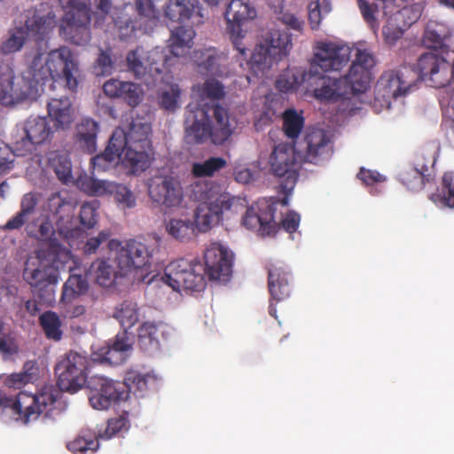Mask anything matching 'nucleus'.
<instances>
[{
    "instance_id": "obj_1",
    "label": "nucleus",
    "mask_w": 454,
    "mask_h": 454,
    "mask_svg": "<svg viewBox=\"0 0 454 454\" xmlns=\"http://www.w3.org/2000/svg\"><path fill=\"white\" fill-rule=\"evenodd\" d=\"M79 62L67 46H60L47 53L36 51L27 59L26 69L20 76L15 74L12 60L0 62V103L10 106L35 99L38 86L49 81L65 83L69 90L76 91L80 78Z\"/></svg>"
},
{
    "instance_id": "obj_2",
    "label": "nucleus",
    "mask_w": 454,
    "mask_h": 454,
    "mask_svg": "<svg viewBox=\"0 0 454 454\" xmlns=\"http://www.w3.org/2000/svg\"><path fill=\"white\" fill-rule=\"evenodd\" d=\"M58 250L51 253H37L35 259H29L25 263L24 280L31 286L33 293L43 304L55 301V289L60 270H73V254L70 250Z\"/></svg>"
},
{
    "instance_id": "obj_3",
    "label": "nucleus",
    "mask_w": 454,
    "mask_h": 454,
    "mask_svg": "<svg viewBox=\"0 0 454 454\" xmlns=\"http://www.w3.org/2000/svg\"><path fill=\"white\" fill-rule=\"evenodd\" d=\"M194 192L201 202L195 209L193 225L200 232H207L224 218L242 213L246 207L245 199L229 192L215 194L212 184L207 183L197 184Z\"/></svg>"
},
{
    "instance_id": "obj_4",
    "label": "nucleus",
    "mask_w": 454,
    "mask_h": 454,
    "mask_svg": "<svg viewBox=\"0 0 454 454\" xmlns=\"http://www.w3.org/2000/svg\"><path fill=\"white\" fill-rule=\"evenodd\" d=\"M59 395V391L53 386H44L35 394L21 391L15 398L8 397L0 391V413L9 415L14 420L28 423L40 415L49 417Z\"/></svg>"
},
{
    "instance_id": "obj_5",
    "label": "nucleus",
    "mask_w": 454,
    "mask_h": 454,
    "mask_svg": "<svg viewBox=\"0 0 454 454\" xmlns=\"http://www.w3.org/2000/svg\"><path fill=\"white\" fill-rule=\"evenodd\" d=\"M192 124L185 127L184 140L188 145H202L208 140L223 144L231 135L229 114L220 105L199 109Z\"/></svg>"
},
{
    "instance_id": "obj_6",
    "label": "nucleus",
    "mask_w": 454,
    "mask_h": 454,
    "mask_svg": "<svg viewBox=\"0 0 454 454\" xmlns=\"http://www.w3.org/2000/svg\"><path fill=\"white\" fill-rule=\"evenodd\" d=\"M125 132L128 150L122 163L132 174L145 171L150 166L152 127L144 117H137L131 120Z\"/></svg>"
},
{
    "instance_id": "obj_7",
    "label": "nucleus",
    "mask_w": 454,
    "mask_h": 454,
    "mask_svg": "<svg viewBox=\"0 0 454 454\" xmlns=\"http://www.w3.org/2000/svg\"><path fill=\"white\" fill-rule=\"evenodd\" d=\"M206 275L204 265L200 261L180 258L166 267L161 279L177 292L182 289L200 292L206 287Z\"/></svg>"
},
{
    "instance_id": "obj_8",
    "label": "nucleus",
    "mask_w": 454,
    "mask_h": 454,
    "mask_svg": "<svg viewBox=\"0 0 454 454\" xmlns=\"http://www.w3.org/2000/svg\"><path fill=\"white\" fill-rule=\"evenodd\" d=\"M92 359L76 351L67 352L56 364L57 385L61 391L74 393L88 384Z\"/></svg>"
},
{
    "instance_id": "obj_9",
    "label": "nucleus",
    "mask_w": 454,
    "mask_h": 454,
    "mask_svg": "<svg viewBox=\"0 0 454 454\" xmlns=\"http://www.w3.org/2000/svg\"><path fill=\"white\" fill-rule=\"evenodd\" d=\"M438 147H425L418 152L413 162L404 166L398 173V180L409 191L419 192L434 176V165Z\"/></svg>"
},
{
    "instance_id": "obj_10",
    "label": "nucleus",
    "mask_w": 454,
    "mask_h": 454,
    "mask_svg": "<svg viewBox=\"0 0 454 454\" xmlns=\"http://www.w3.org/2000/svg\"><path fill=\"white\" fill-rule=\"evenodd\" d=\"M269 164L270 173L280 179V190L286 193L293 192L301 167L294 146L287 143L276 145L270 155Z\"/></svg>"
},
{
    "instance_id": "obj_11",
    "label": "nucleus",
    "mask_w": 454,
    "mask_h": 454,
    "mask_svg": "<svg viewBox=\"0 0 454 454\" xmlns=\"http://www.w3.org/2000/svg\"><path fill=\"white\" fill-rule=\"evenodd\" d=\"M89 401L96 410H107L111 406L128 399L127 386L104 376L94 375L89 378Z\"/></svg>"
},
{
    "instance_id": "obj_12",
    "label": "nucleus",
    "mask_w": 454,
    "mask_h": 454,
    "mask_svg": "<svg viewBox=\"0 0 454 454\" xmlns=\"http://www.w3.org/2000/svg\"><path fill=\"white\" fill-rule=\"evenodd\" d=\"M256 9L247 0H231L224 12L226 30L234 48L240 53H246L242 39L246 35L243 26L256 18Z\"/></svg>"
},
{
    "instance_id": "obj_13",
    "label": "nucleus",
    "mask_w": 454,
    "mask_h": 454,
    "mask_svg": "<svg viewBox=\"0 0 454 454\" xmlns=\"http://www.w3.org/2000/svg\"><path fill=\"white\" fill-rule=\"evenodd\" d=\"M278 201L274 198L262 199L247 207L242 224L248 230L254 231L262 236L272 235L277 232L278 225L274 219ZM247 205V201L245 202Z\"/></svg>"
},
{
    "instance_id": "obj_14",
    "label": "nucleus",
    "mask_w": 454,
    "mask_h": 454,
    "mask_svg": "<svg viewBox=\"0 0 454 454\" xmlns=\"http://www.w3.org/2000/svg\"><path fill=\"white\" fill-rule=\"evenodd\" d=\"M148 195L158 206L178 207L184 197L183 187L177 177L171 175H156L148 180Z\"/></svg>"
},
{
    "instance_id": "obj_15",
    "label": "nucleus",
    "mask_w": 454,
    "mask_h": 454,
    "mask_svg": "<svg viewBox=\"0 0 454 454\" xmlns=\"http://www.w3.org/2000/svg\"><path fill=\"white\" fill-rule=\"evenodd\" d=\"M55 130L46 117L30 116L24 122L25 137L13 142L14 153L19 156L27 154L33 145H42L51 139Z\"/></svg>"
},
{
    "instance_id": "obj_16",
    "label": "nucleus",
    "mask_w": 454,
    "mask_h": 454,
    "mask_svg": "<svg viewBox=\"0 0 454 454\" xmlns=\"http://www.w3.org/2000/svg\"><path fill=\"white\" fill-rule=\"evenodd\" d=\"M136 12L138 18L128 19L125 21L114 20L119 27L121 39H127L135 35L137 30L149 33L160 19V12L155 8L153 0H135Z\"/></svg>"
},
{
    "instance_id": "obj_17",
    "label": "nucleus",
    "mask_w": 454,
    "mask_h": 454,
    "mask_svg": "<svg viewBox=\"0 0 454 454\" xmlns=\"http://www.w3.org/2000/svg\"><path fill=\"white\" fill-rule=\"evenodd\" d=\"M91 13L66 12L59 25V36L72 44L87 45L91 39Z\"/></svg>"
},
{
    "instance_id": "obj_18",
    "label": "nucleus",
    "mask_w": 454,
    "mask_h": 454,
    "mask_svg": "<svg viewBox=\"0 0 454 454\" xmlns=\"http://www.w3.org/2000/svg\"><path fill=\"white\" fill-rule=\"evenodd\" d=\"M374 65V58L367 50L357 49L348 73L341 77L349 94L356 95L367 90L372 80L371 69Z\"/></svg>"
},
{
    "instance_id": "obj_19",
    "label": "nucleus",
    "mask_w": 454,
    "mask_h": 454,
    "mask_svg": "<svg viewBox=\"0 0 454 454\" xmlns=\"http://www.w3.org/2000/svg\"><path fill=\"white\" fill-rule=\"evenodd\" d=\"M233 254L220 243H212L204 253V268L209 280L227 282L232 273Z\"/></svg>"
},
{
    "instance_id": "obj_20",
    "label": "nucleus",
    "mask_w": 454,
    "mask_h": 454,
    "mask_svg": "<svg viewBox=\"0 0 454 454\" xmlns=\"http://www.w3.org/2000/svg\"><path fill=\"white\" fill-rule=\"evenodd\" d=\"M351 48L333 42H318L314 48V64L324 72L340 71L351 58Z\"/></svg>"
},
{
    "instance_id": "obj_21",
    "label": "nucleus",
    "mask_w": 454,
    "mask_h": 454,
    "mask_svg": "<svg viewBox=\"0 0 454 454\" xmlns=\"http://www.w3.org/2000/svg\"><path fill=\"white\" fill-rule=\"evenodd\" d=\"M153 250L138 240L129 239L121 246L116 252L115 262L120 269V275L142 269L150 264Z\"/></svg>"
},
{
    "instance_id": "obj_22",
    "label": "nucleus",
    "mask_w": 454,
    "mask_h": 454,
    "mask_svg": "<svg viewBox=\"0 0 454 454\" xmlns=\"http://www.w3.org/2000/svg\"><path fill=\"white\" fill-rule=\"evenodd\" d=\"M377 85L384 90V96L397 98L407 95L417 87L416 73L408 67L385 71Z\"/></svg>"
},
{
    "instance_id": "obj_23",
    "label": "nucleus",
    "mask_w": 454,
    "mask_h": 454,
    "mask_svg": "<svg viewBox=\"0 0 454 454\" xmlns=\"http://www.w3.org/2000/svg\"><path fill=\"white\" fill-rule=\"evenodd\" d=\"M302 160L319 165L328 160L333 153V145L329 134L321 129L309 130L304 137Z\"/></svg>"
},
{
    "instance_id": "obj_24",
    "label": "nucleus",
    "mask_w": 454,
    "mask_h": 454,
    "mask_svg": "<svg viewBox=\"0 0 454 454\" xmlns=\"http://www.w3.org/2000/svg\"><path fill=\"white\" fill-rule=\"evenodd\" d=\"M202 11L199 0H168L164 15L173 22H191L193 26H199L204 22Z\"/></svg>"
},
{
    "instance_id": "obj_25",
    "label": "nucleus",
    "mask_w": 454,
    "mask_h": 454,
    "mask_svg": "<svg viewBox=\"0 0 454 454\" xmlns=\"http://www.w3.org/2000/svg\"><path fill=\"white\" fill-rule=\"evenodd\" d=\"M171 332V327L163 322H145L138 329V346L145 352H154L160 348V340H167Z\"/></svg>"
},
{
    "instance_id": "obj_26",
    "label": "nucleus",
    "mask_w": 454,
    "mask_h": 454,
    "mask_svg": "<svg viewBox=\"0 0 454 454\" xmlns=\"http://www.w3.org/2000/svg\"><path fill=\"white\" fill-rule=\"evenodd\" d=\"M26 231L31 238H35L47 245V248L40 249L37 253H51L56 254L55 247H59L61 250H68L64 247L54 237L55 231L52 223L47 218H37L27 223Z\"/></svg>"
},
{
    "instance_id": "obj_27",
    "label": "nucleus",
    "mask_w": 454,
    "mask_h": 454,
    "mask_svg": "<svg viewBox=\"0 0 454 454\" xmlns=\"http://www.w3.org/2000/svg\"><path fill=\"white\" fill-rule=\"evenodd\" d=\"M56 24V15L52 11L46 14L35 11L31 16L27 17L25 31L27 35H30L35 41H43L53 31Z\"/></svg>"
},
{
    "instance_id": "obj_28",
    "label": "nucleus",
    "mask_w": 454,
    "mask_h": 454,
    "mask_svg": "<svg viewBox=\"0 0 454 454\" xmlns=\"http://www.w3.org/2000/svg\"><path fill=\"white\" fill-rule=\"evenodd\" d=\"M47 112L56 130L67 129L74 121V109L68 97L51 98L47 103Z\"/></svg>"
},
{
    "instance_id": "obj_29",
    "label": "nucleus",
    "mask_w": 454,
    "mask_h": 454,
    "mask_svg": "<svg viewBox=\"0 0 454 454\" xmlns=\"http://www.w3.org/2000/svg\"><path fill=\"white\" fill-rule=\"evenodd\" d=\"M268 286L271 297L283 301L291 294L292 277L282 266L273 265L268 270Z\"/></svg>"
},
{
    "instance_id": "obj_30",
    "label": "nucleus",
    "mask_w": 454,
    "mask_h": 454,
    "mask_svg": "<svg viewBox=\"0 0 454 454\" xmlns=\"http://www.w3.org/2000/svg\"><path fill=\"white\" fill-rule=\"evenodd\" d=\"M349 95L345 80L322 75L318 86L314 90V96L319 100L337 102Z\"/></svg>"
},
{
    "instance_id": "obj_31",
    "label": "nucleus",
    "mask_w": 454,
    "mask_h": 454,
    "mask_svg": "<svg viewBox=\"0 0 454 454\" xmlns=\"http://www.w3.org/2000/svg\"><path fill=\"white\" fill-rule=\"evenodd\" d=\"M219 54L215 48H204L195 50L192 53V61L197 71L202 75H220Z\"/></svg>"
},
{
    "instance_id": "obj_32",
    "label": "nucleus",
    "mask_w": 454,
    "mask_h": 454,
    "mask_svg": "<svg viewBox=\"0 0 454 454\" xmlns=\"http://www.w3.org/2000/svg\"><path fill=\"white\" fill-rule=\"evenodd\" d=\"M38 204L37 195L28 192L23 195L20 201V209L6 223L2 226L4 231L20 230L28 223L31 215L35 212Z\"/></svg>"
},
{
    "instance_id": "obj_33",
    "label": "nucleus",
    "mask_w": 454,
    "mask_h": 454,
    "mask_svg": "<svg viewBox=\"0 0 454 454\" xmlns=\"http://www.w3.org/2000/svg\"><path fill=\"white\" fill-rule=\"evenodd\" d=\"M98 123L90 118H84L76 126V139L81 147L89 153L97 149Z\"/></svg>"
},
{
    "instance_id": "obj_34",
    "label": "nucleus",
    "mask_w": 454,
    "mask_h": 454,
    "mask_svg": "<svg viewBox=\"0 0 454 454\" xmlns=\"http://www.w3.org/2000/svg\"><path fill=\"white\" fill-rule=\"evenodd\" d=\"M195 31L192 27H178L171 31L168 39L169 52L174 57H182L192 46Z\"/></svg>"
},
{
    "instance_id": "obj_35",
    "label": "nucleus",
    "mask_w": 454,
    "mask_h": 454,
    "mask_svg": "<svg viewBox=\"0 0 454 454\" xmlns=\"http://www.w3.org/2000/svg\"><path fill=\"white\" fill-rule=\"evenodd\" d=\"M263 41L270 46L273 54L282 59L289 54L292 48L290 35L279 29H270L262 37Z\"/></svg>"
},
{
    "instance_id": "obj_36",
    "label": "nucleus",
    "mask_w": 454,
    "mask_h": 454,
    "mask_svg": "<svg viewBox=\"0 0 454 454\" xmlns=\"http://www.w3.org/2000/svg\"><path fill=\"white\" fill-rule=\"evenodd\" d=\"M74 263L75 262H74ZM73 270H74V267H73ZM73 271H70L71 275L63 286L61 300L66 302H70L74 298L84 294L89 288L86 278L82 274L73 273Z\"/></svg>"
},
{
    "instance_id": "obj_37",
    "label": "nucleus",
    "mask_w": 454,
    "mask_h": 454,
    "mask_svg": "<svg viewBox=\"0 0 454 454\" xmlns=\"http://www.w3.org/2000/svg\"><path fill=\"white\" fill-rule=\"evenodd\" d=\"M157 378L153 373L143 374L137 371H129L126 373L124 381L127 386L128 395L130 392L143 396L150 383H154Z\"/></svg>"
},
{
    "instance_id": "obj_38",
    "label": "nucleus",
    "mask_w": 454,
    "mask_h": 454,
    "mask_svg": "<svg viewBox=\"0 0 454 454\" xmlns=\"http://www.w3.org/2000/svg\"><path fill=\"white\" fill-rule=\"evenodd\" d=\"M430 200L441 206L454 207V171L444 173L442 178V187L432 193Z\"/></svg>"
},
{
    "instance_id": "obj_39",
    "label": "nucleus",
    "mask_w": 454,
    "mask_h": 454,
    "mask_svg": "<svg viewBox=\"0 0 454 454\" xmlns=\"http://www.w3.org/2000/svg\"><path fill=\"white\" fill-rule=\"evenodd\" d=\"M90 270L95 276L96 282L103 287L111 286L117 277V271L109 260H96L91 263Z\"/></svg>"
},
{
    "instance_id": "obj_40",
    "label": "nucleus",
    "mask_w": 454,
    "mask_h": 454,
    "mask_svg": "<svg viewBox=\"0 0 454 454\" xmlns=\"http://www.w3.org/2000/svg\"><path fill=\"white\" fill-rule=\"evenodd\" d=\"M114 317L120 322L123 329L128 330L131 328L139 319L137 303L132 301H124L116 307Z\"/></svg>"
},
{
    "instance_id": "obj_41",
    "label": "nucleus",
    "mask_w": 454,
    "mask_h": 454,
    "mask_svg": "<svg viewBox=\"0 0 454 454\" xmlns=\"http://www.w3.org/2000/svg\"><path fill=\"white\" fill-rule=\"evenodd\" d=\"M39 323L48 339L55 341L61 340L63 335L61 320L56 312L46 311L43 313L39 317Z\"/></svg>"
},
{
    "instance_id": "obj_42",
    "label": "nucleus",
    "mask_w": 454,
    "mask_h": 454,
    "mask_svg": "<svg viewBox=\"0 0 454 454\" xmlns=\"http://www.w3.org/2000/svg\"><path fill=\"white\" fill-rule=\"evenodd\" d=\"M27 33L23 27H14L9 30L8 37L0 43V52L8 55L20 51L26 41Z\"/></svg>"
},
{
    "instance_id": "obj_43",
    "label": "nucleus",
    "mask_w": 454,
    "mask_h": 454,
    "mask_svg": "<svg viewBox=\"0 0 454 454\" xmlns=\"http://www.w3.org/2000/svg\"><path fill=\"white\" fill-rule=\"evenodd\" d=\"M303 74L295 68L283 71L276 81V88L284 93L296 90L303 82Z\"/></svg>"
},
{
    "instance_id": "obj_44",
    "label": "nucleus",
    "mask_w": 454,
    "mask_h": 454,
    "mask_svg": "<svg viewBox=\"0 0 454 454\" xmlns=\"http://www.w3.org/2000/svg\"><path fill=\"white\" fill-rule=\"evenodd\" d=\"M49 167L54 171L57 177L63 184L72 179V164L67 155L51 153L49 158Z\"/></svg>"
},
{
    "instance_id": "obj_45",
    "label": "nucleus",
    "mask_w": 454,
    "mask_h": 454,
    "mask_svg": "<svg viewBox=\"0 0 454 454\" xmlns=\"http://www.w3.org/2000/svg\"><path fill=\"white\" fill-rule=\"evenodd\" d=\"M227 166V161L222 157H210L202 162H195L192 173L196 177L213 176Z\"/></svg>"
},
{
    "instance_id": "obj_46",
    "label": "nucleus",
    "mask_w": 454,
    "mask_h": 454,
    "mask_svg": "<svg viewBox=\"0 0 454 454\" xmlns=\"http://www.w3.org/2000/svg\"><path fill=\"white\" fill-rule=\"evenodd\" d=\"M99 447L98 436L90 431H82L75 439L68 442L67 448L70 451L85 453L88 450L95 452Z\"/></svg>"
},
{
    "instance_id": "obj_47",
    "label": "nucleus",
    "mask_w": 454,
    "mask_h": 454,
    "mask_svg": "<svg viewBox=\"0 0 454 454\" xmlns=\"http://www.w3.org/2000/svg\"><path fill=\"white\" fill-rule=\"evenodd\" d=\"M281 60L273 54L269 45L262 39V41L254 47L251 56V63L258 68L263 69L270 67L273 62Z\"/></svg>"
},
{
    "instance_id": "obj_48",
    "label": "nucleus",
    "mask_w": 454,
    "mask_h": 454,
    "mask_svg": "<svg viewBox=\"0 0 454 454\" xmlns=\"http://www.w3.org/2000/svg\"><path fill=\"white\" fill-rule=\"evenodd\" d=\"M78 186L84 192L93 196H102L109 193L113 182L98 180L92 176L80 177Z\"/></svg>"
},
{
    "instance_id": "obj_49",
    "label": "nucleus",
    "mask_w": 454,
    "mask_h": 454,
    "mask_svg": "<svg viewBox=\"0 0 454 454\" xmlns=\"http://www.w3.org/2000/svg\"><path fill=\"white\" fill-rule=\"evenodd\" d=\"M193 223L190 220L170 219L166 223L167 232L176 239L184 240L193 233Z\"/></svg>"
},
{
    "instance_id": "obj_50",
    "label": "nucleus",
    "mask_w": 454,
    "mask_h": 454,
    "mask_svg": "<svg viewBox=\"0 0 454 454\" xmlns=\"http://www.w3.org/2000/svg\"><path fill=\"white\" fill-rule=\"evenodd\" d=\"M145 54V52L143 47L140 46L129 51L127 54L126 61L128 68L137 78L142 77L147 71V66L144 61Z\"/></svg>"
},
{
    "instance_id": "obj_51",
    "label": "nucleus",
    "mask_w": 454,
    "mask_h": 454,
    "mask_svg": "<svg viewBox=\"0 0 454 454\" xmlns=\"http://www.w3.org/2000/svg\"><path fill=\"white\" fill-rule=\"evenodd\" d=\"M303 118L295 110L288 109L284 114L283 129L289 138H296L303 127Z\"/></svg>"
},
{
    "instance_id": "obj_52",
    "label": "nucleus",
    "mask_w": 454,
    "mask_h": 454,
    "mask_svg": "<svg viewBox=\"0 0 454 454\" xmlns=\"http://www.w3.org/2000/svg\"><path fill=\"white\" fill-rule=\"evenodd\" d=\"M115 201L122 208H132L136 206V197L132 191L124 184L113 183L109 192Z\"/></svg>"
},
{
    "instance_id": "obj_53",
    "label": "nucleus",
    "mask_w": 454,
    "mask_h": 454,
    "mask_svg": "<svg viewBox=\"0 0 454 454\" xmlns=\"http://www.w3.org/2000/svg\"><path fill=\"white\" fill-rule=\"evenodd\" d=\"M99 201L94 200L90 202H84L80 209L79 218L81 224L86 229H92L98 223V210Z\"/></svg>"
},
{
    "instance_id": "obj_54",
    "label": "nucleus",
    "mask_w": 454,
    "mask_h": 454,
    "mask_svg": "<svg viewBox=\"0 0 454 454\" xmlns=\"http://www.w3.org/2000/svg\"><path fill=\"white\" fill-rule=\"evenodd\" d=\"M120 159L116 153L106 148L104 153L94 156L90 163L94 172H105L113 168Z\"/></svg>"
},
{
    "instance_id": "obj_55",
    "label": "nucleus",
    "mask_w": 454,
    "mask_h": 454,
    "mask_svg": "<svg viewBox=\"0 0 454 454\" xmlns=\"http://www.w3.org/2000/svg\"><path fill=\"white\" fill-rule=\"evenodd\" d=\"M94 356L95 357L92 358L93 362H98L100 364L107 363L112 365L122 364L127 357L126 354L109 346L102 348L100 353L95 354Z\"/></svg>"
},
{
    "instance_id": "obj_56",
    "label": "nucleus",
    "mask_w": 454,
    "mask_h": 454,
    "mask_svg": "<svg viewBox=\"0 0 454 454\" xmlns=\"http://www.w3.org/2000/svg\"><path fill=\"white\" fill-rule=\"evenodd\" d=\"M106 148L116 153L117 156L121 158V153H125L128 150V137L125 129L116 128L112 133Z\"/></svg>"
},
{
    "instance_id": "obj_57",
    "label": "nucleus",
    "mask_w": 454,
    "mask_h": 454,
    "mask_svg": "<svg viewBox=\"0 0 454 454\" xmlns=\"http://www.w3.org/2000/svg\"><path fill=\"white\" fill-rule=\"evenodd\" d=\"M129 427V419L127 414L120 415L116 418L108 419L107 426L104 433L99 434L98 436L103 439H110L122 430H127Z\"/></svg>"
},
{
    "instance_id": "obj_58",
    "label": "nucleus",
    "mask_w": 454,
    "mask_h": 454,
    "mask_svg": "<svg viewBox=\"0 0 454 454\" xmlns=\"http://www.w3.org/2000/svg\"><path fill=\"white\" fill-rule=\"evenodd\" d=\"M94 74L97 76H105L112 74L114 70V61L110 51L100 50V52L93 66Z\"/></svg>"
},
{
    "instance_id": "obj_59",
    "label": "nucleus",
    "mask_w": 454,
    "mask_h": 454,
    "mask_svg": "<svg viewBox=\"0 0 454 454\" xmlns=\"http://www.w3.org/2000/svg\"><path fill=\"white\" fill-rule=\"evenodd\" d=\"M124 88L120 95V98H122L130 106H137L142 100L143 91L139 85L131 82H124Z\"/></svg>"
},
{
    "instance_id": "obj_60",
    "label": "nucleus",
    "mask_w": 454,
    "mask_h": 454,
    "mask_svg": "<svg viewBox=\"0 0 454 454\" xmlns=\"http://www.w3.org/2000/svg\"><path fill=\"white\" fill-rule=\"evenodd\" d=\"M443 35L431 24L427 25L423 35V43L427 48L433 49L432 51H438L437 49L443 45Z\"/></svg>"
},
{
    "instance_id": "obj_61",
    "label": "nucleus",
    "mask_w": 454,
    "mask_h": 454,
    "mask_svg": "<svg viewBox=\"0 0 454 454\" xmlns=\"http://www.w3.org/2000/svg\"><path fill=\"white\" fill-rule=\"evenodd\" d=\"M301 222V216L298 213L294 211H289L286 213L285 217L281 220L279 223H277L278 229L277 231L282 228L286 232L292 234L295 232L299 227Z\"/></svg>"
},
{
    "instance_id": "obj_62",
    "label": "nucleus",
    "mask_w": 454,
    "mask_h": 454,
    "mask_svg": "<svg viewBox=\"0 0 454 454\" xmlns=\"http://www.w3.org/2000/svg\"><path fill=\"white\" fill-rule=\"evenodd\" d=\"M32 374L27 372L12 373L4 379V384L8 387L20 388L32 380Z\"/></svg>"
},
{
    "instance_id": "obj_63",
    "label": "nucleus",
    "mask_w": 454,
    "mask_h": 454,
    "mask_svg": "<svg viewBox=\"0 0 454 454\" xmlns=\"http://www.w3.org/2000/svg\"><path fill=\"white\" fill-rule=\"evenodd\" d=\"M202 91L204 95L213 99H219L224 96L223 86L215 80L206 81Z\"/></svg>"
},
{
    "instance_id": "obj_64",
    "label": "nucleus",
    "mask_w": 454,
    "mask_h": 454,
    "mask_svg": "<svg viewBox=\"0 0 454 454\" xmlns=\"http://www.w3.org/2000/svg\"><path fill=\"white\" fill-rule=\"evenodd\" d=\"M110 237V231H102L97 237L90 238L87 240L83 247L84 254H95L99 246L106 242Z\"/></svg>"
}]
</instances>
